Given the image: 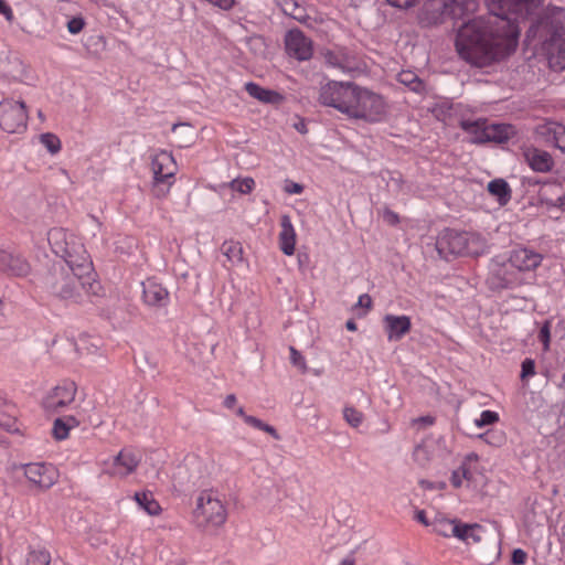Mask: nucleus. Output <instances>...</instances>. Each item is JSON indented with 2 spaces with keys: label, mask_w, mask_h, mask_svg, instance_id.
I'll return each instance as SVG.
<instances>
[{
  "label": "nucleus",
  "mask_w": 565,
  "mask_h": 565,
  "mask_svg": "<svg viewBox=\"0 0 565 565\" xmlns=\"http://www.w3.org/2000/svg\"><path fill=\"white\" fill-rule=\"evenodd\" d=\"M290 360L291 363L297 366L302 373L307 372V364L305 358L295 348H290Z\"/></svg>",
  "instance_id": "46"
},
{
  "label": "nucleus",
  "mask_w": 565,
  "mask_h": 565,
  "mask_svg": "<svg viewBox=\"0 0 565 565\" xmlns=\"http://www.w3.org/2000/svg\"><path fill=\"white\" fill-rule=\"evenodd\" d=\"M343 417H344L345 422L351 427H354V428L359 427L364 419L363 413L358 411L353 406H345L343 408Z\"/></svg>",
  "instance_id": "39"
},
{
  "label": "nucleus",
  "mask_w": 565,
  "mask_h": 565,
  "mask_svg": "<svg viewBox=\"0 0 565 565\" xmlns=\"http://www.w3.org/2000/svg\"><path fill=\"white\" fill-rule=\"evenodd\" d=\"M387 2L396 8L407 9L413 7L416 0H387Z\"/></svg>",
  "instance_id": "52"
},
{
  "label": "nucleus",
  "mask_w": 565,
  "mask_h": 565,
  "mask_svg": "<svg viewBox=\"0 0 565 565\" xmlns=\"http://www.w3.org/2000/svg\"><path fill=\"white\" fill-rule=\"evenodd\" d=\"M77 385L72 381H64L46 393L42 406L47 413L62 412L75 401Z\"/></svg>",
  "instance_id": "11"
},
{
  "label": "nucleus",
  "mask_w": 565,
  "mask_h": 565,
  "mask_svg": "<svg viewBox=\"0 0 565 565\" xmlns=\"http://www.w3.org/2000/svg\"><path fill=\"white\" fill-rule=\"evenodd\" d=\"M28 481L40 490L51 488L56 482V470L52 466L41 462L22 466Z\"/></svg>",
  "instance_id": "12"
},
{
  "label": "nucleus",
  "mask_w": 565,
  "mask_h": 565,
  "mask_svg": "<svg viewBox=\"0 0 565 565\" xmlns=\"http://www.w3.org/2000/svg\"><path fill=\"white\" fill-rule=\"evenodd\" d=\"M556 127H561V124L555 121H546L536 126L535 134L544 142L552 145L556 136Z\"/></svg>",
  "instance_id": "37"
},
{
  "label": "nucleus",
  "mask_w": 565,
  "mask_h": 565,
  "mask_svg": "<svg viewBox=\"0 0 565 565\" xmlns=\"http://www.w3.org/2000/svg\"><path fill=\"white\" fill-rule=\"evenodd\" d=\"M78 425L79 422L73 416L56 418L52 429L53 436L57 440H63L68 437L70 430Z\"/></svg>",
  "instance_id": "32"
},
{
  "label": "nucleus",
  "mask_w": 565,
  "mask_h": 565,
  "mask_svg": "<svg viewBox=\"0 0 565 565\" xmlns=\"http://www.w3.org/2000/svg\"><path fill=\"white\" fill-rule=\"evenodd\" d=\"M345 327L350 331H355L356 330V323L353 320L347 321Z\"/></svg>",
  "instance_id": "62"
},
{
  "label": "nucleus",
  "mask_w": 565,
  "mask_h": 565,
  "mask_svg": "<svg viewBox=\"0 0 565 565\" xmlns=\"http://www.w3.org/2000/svg\"><path fill=\"white\" fill-rule=\"evenodd\" d=\"M383 217L384 220L388 223V224H392V225H395L398 223L399 218H398V215L388 210V209H385L384 212H383Z\"/></svg>",
  "instance_id": "54"
},
{
  "label": "nucleus",
  "mask_w": 565,
  "mask_h": 565,
  "mask_svg": "<svg viewBox=\"0 0 565 565\" xmlns=\"http://www.w3.org/2000/svg\"><path fill=\"white\" fill-rule=\"evenodd\" d=\"M478 463L479 456L476 452H470L463 458L459 469L461 470V476L466 481L473 482L476 480Z\"/></svg>",
  "instance_id": "33"
},
{
  "label": "nucleus",
  "mask_w": 565,
  "mask_h": 565,
  "mask_svg": "<svg viewBox=\"0 0 565 565\" xmlns=\"http://www.w3.org/2000/svg\"><path fill=\"white\" fill-rule=\"evenodd\" d=\"M285 191L290 194H300L303 191V186L299 183L291 182L285 186Z\"/></svg>",
  "instance_id": "57"
},
{
  "label": "nucleus",
  "mask_w": 565,
  "mask_h": 565,
  "mask_svg": "<svg viewBox=\"0 0 565 565\" xmlns=\"http://www.w3.org/2000/svg\"><path fill=\"white\" fill-rule=\"evenodd\" d=\"M286 50L290 56L299 61L311 58L313 49L312 42L299 30H290L285 39Z\"/></svg>",
  "instance_id": "13"
},
{
  "label": "nucleus",
  "mask_w": 565,
  "mask_h": 565,
  "mask_svg": "<svg viewBox=\"0 0 565 565\" xmlns=\"http://www.w3.org/2000/svg\"><path fill=\"white\" fill-rule=\"evenodd\" d=\"M42 145L51 152L56 153L61 149V141L54 134L46 132L40 137Z\"/></svg>",
  "instance_id": "43"
},
{
  "label": "nucleus",
  "mask_w": 565,
  "mask_h": 565,
  "mask_svg": "<svg viewBox=\"0 0 565 565\" xmlns=\"http://www.w3.org/2000/svg\"><path fill=\"white\" fill-rule=\"evenodd\" d=\"M463 480L465 478H462L461 470L459 468L452 471L450 481L455 488H460Z\"/></svg>",
  "instance_id": "55"
},
{
  "label": "nucleus",
  "mask_w": 565,
  "mask_h": 565,
  "mask_svg": "<svg viewBox=\"0 0 565 565\" xmlns=\"http://www.w3.org/2000/svg\"><path fill=\"white\" fill-rule=\"evenodd\" d=\"M483 533L484 531L480 524H467L459 522L458 533L456 534V537L466 542L467 544L478 543L481 541Z\"/></svg>",
  "instance_id": "28"
},
{
  "label": "nucleus",
  "mask_w": 565,
  "mask_h": 565,
  "mask_svg": "<svg viewBox=\"0 0 565 565\" xmlns=\"http://www.w3.org/2000/svg\"><path fill=\"white\" fill-rule=\"evenodd\" d=\"M535 374V363L532 359H525L522 362L521 379H526Z\"/></svg>",
  "instance_id": "49"
},
{
  "label": "nucleus",
  "mask_w": 565,
  "mask_h": 565,
  "mask_svg": "<svg viewBox=\"0 0 565 565\" xmlns=\"http://www.w3.org/2000/svg\"><path fill=\"white\" fill-rule=\"evenodd\" d=\"M462 15L463 4L456 0H426L418 14V20L424 26H433L444 23L447 19H461Z\"/></svg>",
  "instance_id": "7"
},
{
  "label": "nucleus",
  "mask_w": 565,
  "mask_h": 565,
  "mask_svg": "<svg viewBox=\"0 0 565 565\" xmlns=\"http://www.w3.org/2000/svg\"><path fill=\"white\" fill-rule=\"evenodd\" d=\"M25 67L23 63L14 57V58H7L6 61L1 62L0 65V74L12 81H21L24 76Z\"/></svg>",
  "instance_id": "27"
},
{
  "label": "nucleus",
  "mask_w": 565,
  "mask_h": 565,
  "mask_svg": "<svg viewBox=\"0 0 565 565\" xmlns=\"http://www.w3.org/2000/svg\"><path fill=\"white\" fill-rule=\"evenodd\" d=\"M519 34L514 20L490 12L465 22L458 29L455 45L467 63L486 67L514 52Z\"/></svg>",
  "instance_id": "1"
},
{
  "label": "nucleus",
  "mask_w": 565,
  "mask_h": 565,
  "mask_svg": "<svg viewBox=\"0 0 565 565\" xmlns=\"http://www.w3.org/2000/svg\"><path fill=\"white\" fill-rule=\"evenodd\" d=\"M228 188L242 194H248L253 191L255 181L253 178L234 179L228 184Z\"/></svg>",
  "instance_id": "38"
},
{
  "label": "nucleus",
  "mask_w": 565,
  "mask_h": 565,
  "mask_svg": "<svg viewBox=\"0 0 565 565\" xmlns=\"http://www.w3.org/2000/svg\"><path fill=\"white\" fill-rule=\"evenodd\" d=\"M542 262V256L526 248L515 249L511 253L510 263L519 270H532Z\"/></svg>",
  "instance_id": "20"
},
{
  "label": "nucleus",
  "mask_w": 565,
  "mask_h": 565,
  "mask_svg": "<svg viewBox=\"0 0 565 565\" xmlns=\"http://www.w3.org/2000/svg\"><path fill=\"white\" fill-rule=\"evenodd\" d=\"M26 565H51V555L47 551H31L26 557Z\"/></svg>",
  "instance_id": "41"
},
{
  "label": "nucleus",
  "mask_w": 565,
  "mask_h": 565,
  "mask_svg": "<svg viewBox=\"0 0 565 565\" xmlns=\"http://www.w3.org/2000/svg\"><path fill=\"white\" fill-rule=\"evenodd\" d=\"M460 128L470 136V142L484 143L486 142V128L488 127L487 119H463L459 124Z\"/></svg>",
  "instance_id": "24"
},
{
  "label": "nucleus",
  "mask_w": 565,
  "mask_h": 565,
  "mask_svg": "<svg viewBox=\"0 0 565 565\" xmlns=\"http://www.w3.org/2000/svg\"><path fill=\"white\" fill-rule=\"evenodd\" d=\"M28 113L22 100L4 98L0 102V128L8 134H20L26 129Z\"/></svg>",
  "instance_id": "9"
},
{
  "label": "nucleus",
  "mask_w": 565,
  "mask_h": 565,
  "mask_svg": "<svg viewBox=\"0 0 565 565\" xmlns=\"http://www.w3.org/2000/svg\"><path fill=\"white\" fill-rule=\"evenodd\" d=\"M236 414H237L238 416H241L244 420H245V417H249V416H250V415H246V414H245V412H244V408H243V407H238V408L236 409Z\"/></svg>",
  "instance_id": "64"
},
{
  "label": "nucleus",
  "mask_w": 565,
  "mask_h": 565,
  "mask_svg": "<svg viewBox=\"0 0 565 565\" xmlns=\"http://www.w3.org/2000/svg\"><path fill=\"white\" fill-rule=\"evenodd\" d=\"M488 191L498 198L500 204H505L511 199V190L503 179H495L489 182Z\"/></svg>",
  "instance_id": "34"
},
{
  "label": "nucleus",
  "mask_w": 565,
  "mask_h": 565,
  "mask_svg": "<svg viewBox=\"0 0 565 565\" xmlns=\"http://www.w3.org/2000/svg\"><path fill=\"white\" fill-rule=\"evenodd\" d=\"M527 554L522 548H515L512 553V563L523 565L526 562Z\"/></svg>",
  "instance_id": "51"
},
{
  "label": "nucleus",
  "mask_w": 565,
  "mask_h": 565,
  "mask_svg": "<svg viewBox=\"0 0 565 565\" xmlns=\"http://www.w3.org/2000/svg\"><path fill=\"white\" fill-rule=\"evenodd\" d=\"M459 522L457 520H448L443 516H436L434 521H431L433 530L445 537L454 536L458 533Z\"/></svg>",
  "instance_id": "31"
},
{
  "label": "nucleus",
  "mask_w": 565,
  "mask_h": 565,
  "mask_svg": "<svg viewBox=\"0 0 565 565\" xmlns=\"http://www.w3.org/2000/svg\"><path fill=\"white\" fill-rule=\"evenodd\" d=\"M544 28L548 34L544 43L548 64L554 71H563L565 70V8H550Z\"/></svg>",
  "instance_id": "5"
},
{
  "label": "nucleus",
  "mask_w": 565,
  "mask_h": 565,
  "mask_svg": "<svg viewBox=\"0 0 565 565\" xmlns=\"http://www.w3.org/2000/svg\"><path fill=\"white\" fill-rule=\"evenodd\" d=\"M356 306L361 307V308H364L366 310L371 309V307H372V298H371V296L367 295V294L361 295L359 297Z\"/></svg>",
  "instance_id": "53"
},
{
  "label": "nucleus",
  "mask_w": 565,
  "mask_h": 565,
  "mask_svg": "<svg viewBox=\"0 0 565 565\" xmlns=\"http://www.w3.org/2000/svg\"><path fill=\"white\" fill-rule=\"evenodd\" d=\"M383 324L390 341H399L412 328L408 316L386 315L383 318Z\"/></svg>",
  "instance_id": "18"
},
{
  "label": "nucleus",
  "mask_w": 565,
  "mask_h": 565,
  "mask_svg": "<svg viewBox=\"0 0 565 565\" xmlns=\"http://www.w3.org/2000/svg\"><path fill=\"white\" fill-rule=\"evenodd\" d=\"M397 78L399 83L409 87L415 93H420L425 88L423 81L413 71H402Z\"/></svg>",
  "instance_id": "36"
},
{
  "label": "nucleus",
  "mask_w": 565,
  "mask_h": 565,
  "mask_svg": "<svg viewBox=\"0 0 565 565\" xmlns=\"http://www.w3.org/2000/svg\"><path fill=\"white\" fill-rule=\"evenodd\" d=\"M339 565H354V558L345 557Z\"/></svg>",
  "instance_id": "63"
},
{
  "label": "nucleus",
  "mask_w": 565,
  "mask_h": 565,
  "mask_svg": "<svg viewBox=\"0 0 565 565\" xmlns=\"http://www.w3.org/2000/svg\"><path fill=\"white\" fill-rule=\"evenodd\" d=\"M435 423V418L431 416H422L413 419V425L431 426Z\"/></svg>",
  "instance_id": "58"
},
{
  "label": "nucleus",
  "mask_w": 565,
  "mask_h": 565,
  "mask_svg": "<svg viewBox=\"0 0 565 565\" xmlns=\"http://www.w3.org/2000/svg\"><path fill=\"white\" fill-rule=\"evenodd\" d=\"M416 520L424 524L425 526L431 525V522L427 520L426 513L424 510H419L416 512Z\"/></svg>",
  "instance_id": "59"
},
{
  "label": "nucleus",
  "mask_w": 565,
  "mask_h": 565,
  "mask_svg": "<svg viewBox=\"0 0 565 565\" xmlns=\"http://www.w3.org/2000/svg\"><path fill=\"white\" fill-rule=\"evenodd\" d=\"M139 463V459L130 450H121L115 456L111 462L106 465L105 471L117 478H124L135 471Z\"/></svg>",
  "instance_id": "14"
},
{
  "label": "nucleus",
  "mask_w": 565,
  "mask_h": 565,
  "mask_svg": "<svg viewBox=\"0 0 565 565\" xmlns=\"http://www.w3.org/2000/svg\"><path fill=\"white\" fill-rule=\"evenodd\" d=\"M143 300L151 307H164L169 301L168 290L154 280L148 279L142 284Z\"/></svg>",
  "instance_id": "19"
},
{
  "label": "nucleus",
  "mask_w": 565,
  "mask_h": 565,
  "mask_svg": "<svg viewBox=\"0 0 565 565\" xmlns=\"http://www.w3.org/2000/svg\"><path fill=\"white\" fill-rule=\"evenodd\" d=\"M193 515L198 526L203 529H216L222 526L227 519L225 504L215 490H203L196 498Z\"/></svg>",
  "instance_id": "6"
},
{
  "label": "nucleus",
  "mask_w": 565,
  "mask_h": 565,
  "mask_svg": "<svg viewBox=\"0 0 565 565\" xmlns=\"http://www.w3.org/2000/svg\"><path fill=\"white\" fill-rule=\"evenodd\" d=\"M85 26V21L81 17L72 18L67 22V30L72 34H78Z\"/></svg>",
  "instance_id": "48"
},
{
  "label": "nucleus",
  "mask_w": 565,
  "mask_h": 565,
  "mask_svg": "<svg viewBox=\"0 0 565 565\" xmlns=\"http://www.w3.org/2000/svg\"><path fill=\"white\" fill-rule=\"evenodd\" d=\"M0 14H2L9 23L14 20L13 11L4 0H0Z\"/></svg>",
  "instance_id": "50"
},
{
  "label": "nucleus",
  "mask_w": 565,
  "mask_h": 565,
  "mask_svg": "<svg viewBox=\"0 0 565 565\" xmlns=\"http://www.w3.org/2000/svg\"><path fill=\"white\" fill-rule=\"evenodd\" d=\"M135 500L149 515H158L161 512L160 504L154 500L150 492H137L135 494Z\"/></svg>",
  "instance_id": "35"
},
{
  "label": "nucleus",
  "mask_w": 565,
  "mask_h": 565,
  "mask_svg": "<svg viewBox=\"0 0 565 565\" xmlns=\"http://www.w3.org/2000/svg\"><path fill=\"white\" fill-rule=\"evenodd\" d=\"M465 232L447 231L436 243L438 254L448 258L449 256H462L463 253Z\"/></svg>",
  "instance_id": "15"
},
{
  "label": "nucleus",
  "mask_w": 565,
  "mask_h": 565,
  "mask_svg": "<svg viewBox=\"0 0 565 565\" xmlns=\"http://www.w3.org/2000/svg\"><path fill=\"white\" fill-rule=\"evenodd\" d=\"M0 271L10 276H25L30 265L20 254L0 249Z\"/></svg>",
  "instance_id": "16"
},
{
  "label": "nucleus",
  "mask_w": 565,
  "mask_h": 565,
  "mask_svg": "<svg viewBox=\"0 0 565 565\" xmlns=\"http://www.w3.org/2000/svg\"><path fill=\"white\" fill-rule=\"evenodd\" d=\"M462 256H479L487 249V242L483 237L476 233L465 232Z\"/></svg>",
  "instance_id": "26"
},
{
  "label": "nucleus",
  "mask_w": 565,
  "mask_h": 565,
  "mask_svg": "<svg viewBox=\"0 0 565 565\" xmlns=\"http://www.w3.org/2000/svg\"><path fill=\"white\" fill-rule=\"evenodd\" d=\"M245 423L247 425H249V426H253V427L259 429V430L268 433L275 439H279L280 438V436L278 435L277 430L273 426H270L268 424H265L264 422H262L257 417H254V416L245 417Z\"/></svg>",
  "instance_id": "42"
},
{
  "label": "nucleus",
  "mask_w": 565,
  "mask_h": 565,
  "mask_svg": "<svg viewBox=\"0 0 565 565\" xmlns=\"http://www.w3.org/2000/svg\"><path fill=\"white\" fill-rule=\"evenodd\" d=\"M539 338L542 342H544L545 347L547 348L548 341H550V326L548 322H546L540 330Z\"/></svg>",
  "instance_id": "56"
},
{
  "label": "nucleus",
  "mask_w": 565,
  "mask_h": 565,
  "mask_svg": "<svg viewBox=\"0 0 565 565\" xmlns=\"http://www.w3.org/2000/svg\"><path fill=\"white\" fill-rule=\"evenodd\" d=\"M543 0H486L489 11L511 18L519 25L524 19L542 4Z\"/></svg>",
  "instance_id": "10"
},
{
  "label": "nucleus",
  "mask_w": 565,
  "mask_h": 565,
  "mask_svg": "<svg viewBox=\"0 0 565 565\" xmlns=\"http://www.w3.org/2000/svg\"><path fill=\"white\" fill-rule=\"evenodd\" d=\"M221 252L231 266H238L243 263V247L239 242L225 241L221 246Z\"/></svg>",
  "instance_id": "30"
},
{
  "label": "nucleus",
  "mask_w": 565,
  "mask_h": 565,
  "mask_svg": "<svg viewBox=\"0 0 565 565\" xmlns=\"http://www.w3.org/2000/svg\"><path fill=\"white\" fill-rule=\"evenodd\" d=\"M499 420V415L492 411H483L479 418L475 420L476 426L483 427L492 425Z\"/></svg>",
  "instance_id": "45"
},
{
  "label": "nucleus",
  "mask_w": 565,
  "mask_h": 565,
  "mask_svg": "<svg viewBox=\"0 0 565 565\" xmlns=\"http://www.w3.org/2000/svg\"><path fill=\"white\" fill-rule=\"evenodd\" d=\"M245 90L249 96L265 104L279 105L285 100V97L280 93L264 88L253 82L245 84Z\"/></svg>",
  "instance_id": "22"
},
{
  "label": "nucleus",
  "mask_w": 565,
  "mask_h": 565,
  "mask_svg": "<svg viewBox=\"0 0 565 565\" xmlns=\"http://www.w3.org/2000/svg\"><path fill=\"white\" fill-rule=\"evenodd\" d=\"M153 173L152 193L162 199L170 192L178 167L173 156L168 151H160L151 160Z\"/></svg>",
  "instance_id": "8"
},
{
  "label": "nucleus",
  "mask_w": 565,
  "mask_h": 565,
  "mask_svg": "<svg viewBox=\"0 0 565 565\" xmlns=\"http://www.w3.org/2000/svg\"><path fill=\"white\" fill-rule=\"evenodd\" d=\"M44 286L53 296L81 303L93 296H100L102 286L93 270L82 273L77 266L55 264L44 277Z\"/></svg>",
  "instance_id": "3"
},
{
  "label": "nucleus",
  "mask_w": 565,
  "mask_h": 565,
  "mask_svg": "<svg viewBox=\"0 0 565 565\" xmlns=\"http://www.w3.org/2000/svg\"><path fill=\"white\" fill-rule=\"evenodd\" d=\"M281 10L298 21H302L305 18L303 9L295 0H285L281 3Z\"/></svg>",
  "instance_id": "40"
},
{
  "label": "nucleus",
  "mask_w": 565,
  "mask_h": 565,
  "mask_svg": "<svg viewBox=\"0 0 565 565\" xmlns=\"http://www.w3.org/2000/svg\"><path fill=\"white\" fill-rule=\"evenodd\" d=\"M318 100L350 119L380 121L386 111L383 97L351 82L330 81L322 85Z\"/></svg>",
  "instance_id": "2"
},
{
  "label": "nucleus",
  "mask_w": 565,
  "mask_h": 565,
  "mask_svg": "<svg viewBox=\"0 0 565 565\" xmlns=\"http://www.w3.org/2000/svg\"><path fill=\"white\" fill-rule=\"evenodd\" d=\"M281 231L279 233L280 249L290 256L295 253L296 233L288 215L281 216Z\"/></svg>",
  "instance_id": "23"
},
{
  "label": "nucleus",
  "mask_w": 565,
  "mask_h": 565,
  "mask_svg": "<svg viewBox=\"0 0 565 565\" xmlns=\"http://www.w3.org/2000/svg\"><path fill=\"white\" fill-rule=\"evenodd\" d=\"M236 404V396L234 394H228L224 399V406L226 408H233Z\"/></svg>",
  "instance_id": "60"
},
{
  "label": "nucleus",
  "mask_w": 565,
  "mask_h": 565,
  "mask_svg": "<svg viewBox=\"0 0 565 565\" xmlns=\"http://www.w3.org/2000/svg\"><path fill=\"white\" fill-rule=\"evenodd\" d=\"M47 242L52 252L63 259V265L77 266L82 273H90L93 264L82 241L63 227L51 228Z\"/></svg>",
  "instance_id": "4"
},
{
  "label": "nucleus",
  "mask_w": 565,
  "mask_h": 565,
  "mask_svg": "<svg viewBox=\"0 0 565 565\" xmlns=\"http://www.w3.org/2000/svg\"><path fill=\"white\" fill-rule=\"evenodd\" d=\"M515 135V129L507 124H488L486 128V142L503 143Z\"/></svg>",
  "instance_id": "25"
},
{
  "label": "nucleus",
  "mask_w": 565,
  "mask_h": 565,
  "mask_svg": "<svg viewBox=\"0 0 565 565\" xmlns=\"http://www.w3.org/2000/svg\"><path fill=\"white\" fill-rule=\"evenodd\" d=\"M525 159L532 170L541 173L550 172L554 167L552 156L540 149H529L525 153Z\"/></svg>",
  "instance_id": "21"
},
{
  "label": "nucleus",
  "mask_w": 565,
  "mask_h": 565,
  "mask_svg": "<svg viewBox=\"0 0 565 565\" xmlns=\"http://www.w3.org/2000/svg\"><path fill=\"white\" fill-rule=\"evenodd\" d=\"M552 145L565 153V126L564 125L561 124V127H556V136H555Z\"/></svg>",
  "instance_id": "47"
},
{
  "label": "nucleus",
  "mask_w": 565,
  "mask_h": 565,
  "mask_svg": "<svg viewBox=\"0 0 565 565\" xmlns=\"http://www.w3.org/2000/svg\"><path fill=\"white\" fill-rule=\"evenodd\" d=\"M324 61L329 67L337 68L343 73H351L359 70L356 57L345 50L326 52Z\"/></svg>",
  "instance_id": "17"
},
{
  "label": "nucleus",
  "mask_w": 565,
  "mask_h": 565,
  "mask_svg": "<svg viewBox=\"0 0 565 565\" xmlns=\"http://www.w3.org/2000/svg\"><path fill=\"white\" fill-rule=\"evenodd\" d=\"M0 427L7 431H18L15 407L0 397Z\"/></svg>",
  "instance_id": "29"
},
{
  "label": "nucleus",
  "mask_w": 565,
  "mask_h": 565,
  "mask_svg": "<svg viewBox=\"0 0 565 565\" xmlns=\"http://www.w3.org/2000/svg\"><path fill=\"white\" fill-rule=\"evenodd\" d=\"M294 128L299 131L302 135H306L308 132L307 124L305 120H299L294 125Z\"/></svg>",
  "instance_id": "61"
},
{
  "label": "nucleus",
  "mask_w": 565,
  "mask_h": 565,
  "mask_svg": "<svg viewBox=\"0 0 565 565\" xmlns=\"http://www.w3.org/2000/svg\"><path fill=\"white\" fill-rule=\"evenodd\" d=\"M415 461L420 465L425 466L430 461V452L424 445H417L413 452Z\"/></svg>",
  "instance_id": "44"
}]
</instances>
